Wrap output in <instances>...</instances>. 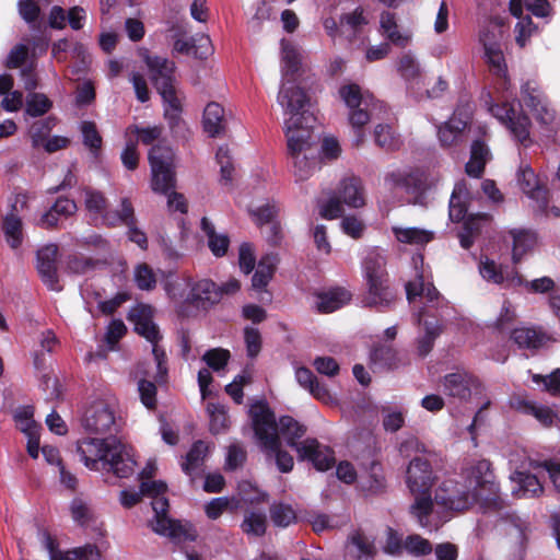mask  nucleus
<instances>
[{"label":"nucleus","mask_w":560,"mask_h":560,"mask_svg":"<svg viewBox=\"0 0 560 560\" xmlns=\"http://www.w3.org/2000/svg\"><path fill=\"white\" fill-rule=\"evenodd\" d=\"M338 93L348 108V120L355 132V145H360L364 141L363 127L372 117L385 110V106L369 92H362L355 83L340 86Z\"/></svg>","instance_id":"obj_10"},{"label":"nucleus","mask_w":560,"mask_h":560,"mask_svg":"<svg viewBox=\"0 0 560 560\" xmlns=\"http://www.w3.org/2000/svg\"><path fill=\"white\" fill-rule=\"evenodd\" d=\"M221 293L217 284L208 279L196 282L187 296L188 302L197 307H207L219 302Z\"/></svg>","instance_id":"obj_29"},{"label":"nucleus","mask_w":560,"mask_h":560,"mask_svg":"<svg viewBox=\"0 0 560 560\" xmlns=\"http://www.w3.org/2000/svg\"><path fill=\"white\" fill-rule=\"evenodd\" d=\"M140 56L147 65L150 79L164 102L165 117L177 119L180 112V102L175 89V63L161 57L152 56L148 49H140Z\"/></svg>","instance_id":"obj_9"},{"label":"nucleus","mask_w":560,"mask_h":560,"mask_svg":"<svg viewBox=\"0 0 560 560\" xmlns=\"http://www.w3.org/2000/svg\"><path fill=\"white\" fill-rule=\"evenodd\" d=\"M413 264L417 270L416 278L406 284V293L409 303L413 308H418L416 314L418 324L424 326V336L419 338L417 347L419 355L424 357L432 350L434 340L442 331V326L436 320L429 322L424 319L423 316L427 311L421 305L428 304L429 307H438L443 298L429 277L424 275V270H418V265L423 264V257L421 255L415 256Z\"/></svg>","instance_id":"obj_5"},{"label":"nucleus","mask_w":560,"mask_h":560,"mask_svg":"<svg viewBox=\"0 0 560 560\" xmlns=\"http://www.w3.org/2000/svg\"><path fill=\"white\" fill-rule=\"evenodd\" d=\"M279 105L289 117L284 120L287 151L296 180H305L313 174L316 161L312 153L315 143L314 115L306 109V98L300 91L282 89L277 97Z\"/></svg>","instance_id":"obj_1"},{"label":"nucleus","mask_w":560,"mask_h":560,"mask_svg":"<svg viewBox=\"0 0 560 560\" xmlns=\"http://www.w3.org/2000/svg\"><path fill=\"white\" fill-rule=\"evenodd\" d=\"M166 485L160 480H143L140 485V491L120 492V503L125 508H132L142 497L152 498V509L154 511V518L151 521L152 529L160 534L176 540H195L196 532L188 523H180L171 520L167 515L168 501L164 497L166 492Z\"/></svg>","instance_id":"obj_4"},{"label":"nucleus","mask_w":560,"mask_h":560,"mask_svg":"<svg viewBox=\"0 0 560 560\" xmlns=\"http://www.w3.org/2000/svg\"><path fill=\"white\" fill-rule=\"evenodd\" d=\"M270 517L275 525L287 527L296 520L295 511L291 505L275 503L270 508Z\"/></svg>","instance_id":"obj_51"},{"label":"nucleus","mask_w":560,"mask_h":560,"mask_svg":"<svg viewBox=\"0 0 560 560\" xmlns=\"http://www.w3.org/2000/svg\"><path fill=\"white\" fill-rule=\"evenodd\" d=\"M203 129L212 138L225 132L226 119L224 108L215 102L209 103L203 110Z\"/></svg>","instance_id":"obj_31"},{"label":"nucleus","mask_w":560,"mask_h":560,"mask_svg":"<svg viewBox=\"0 0 560 560\" xmlns=\"http://www.w3.org/2000/svg\"><path fill=\"white\" fill-rule=\"evenodd\" d=\"M385 535L386 539L383 545L384 552L390 556L400 555L405 548L401 537L393 528L389 527L386 529Z\"/></svg>","instance_id":"obj_62"},{"label":"nucleus","mask_w":560,"mask_h":560,"mask_svg":"<svg viewBox=\"0 0 560 560\" xmlns=\"http://www.w3.org/2000/svg\"><path fill=\"white\" fill-rule=\"evenodd\" d=\"M300 66V55L295 47L290 43L282 40L281 42V72H282V83L278 96L280 95L282 89H290L293 91H300L306 98V109H308V98L304 91L295 85L293 75L299 70Z\"/></svg>","instance_id":"obj_24"},{"label":"nucleus","mask_w":560,"mask_h":560,"mask_svg":"<svg viewBox=\"0 0 560 560\" xmlns=\"http://www.w3.org/2000/svg\"><path fill=\"white\" fill-rule=\"evenodd\" d=\"M517 183L522 191L532 199L538 210H544L548 203V190L528 164H521L517 172Z\"/></svg>","instance_id":"obj_23"},{"label":"nucleus","mask_w":560,"mask_h":560,"mask_svg":"<svg viewBox=\"0 0 560 560\" xmlns=\"http://www.w3.org/2000/svg\"><path fill=\"white\" fill-rule=\"evenodd\" d=\"M70 143V140L67 137L62 136H52V137H44L37 133V147L42 145L47 153H54L59 150L66 149Z\"/></svg>","instance_id":"obj_60"},{"label":"nucleus","mask_w":560,"mask_h":560,"mask_svg":"<svg viewBox=\"0 0 560 560\" xmlns=\"http://www.w3.org/2000/svg\"><path fill=\"white\" fill-rule=\"evenodd\" d=\"M35 409L33 406H20L13 413V420L16 428L27 438V453L35 458Z\"/></svg>","instance_id":"obj_28"},{"label":"nucleus","mask_w":560,"mask_h":560,"mask_svg":"<svg viewBox=\"0 0 560 560\" xmlns=\"http://www.w3.org/2000/svg\"><path fill=\"white\" fill-rule=\"evenodd\" d=\"M82 425L90 433H112L117 428L115 409L105 401H94L85 410Z\"/></svg>","instance_id":"obj_17"},{"label":"nucleus","mask_w":560,"mask_h":560,"mask_svg":"<svg viewBox=\"0 0 560 560\" xmlns=\"http://www.w3.org/2000/svg\"><path fill=\"white\" fill-rule=\"evenodd\" d=\"M522 98L525 105L533 110L536 120L541 126L551 130L558 128L560 119L556 110L535 84L527 82L522 86Z\"/></svg>","instance_id":"obj_16"},{"label":"nucleus","mask_w":560,"mask_h":560,"mask_svg":"<svg viewBox=\"0 0 560 560\" xmlns=\"http://www.w3.org/2000/svg\"><path fill=\"white\" fill-rule=\"evenodd\" d=\"M249 416L261 451L269 457L275 456L281 472L291 471L294 465L293 457L280 448L281 441L277 433L275 415L264 402H255L250 406Z\"/></svg>","instance_id":"obj_7"},{"label":"nucleus","mask_w":560,"mask_h":560,"mask_svg":"<svg viewBox=\"0 0 560 560\" xmlns=\"http://www.w3.org/2000/svg\"><path fill=\"white\" fill-rule=\"evenodd\" d=\"M133 280L138 289L143 291H151L156 285V276L147 264H139L135 267Z\"/></svg>","instance_id":"obj_49"},{"label":"nucleus","mask_w":560,"mask_h":560,"mask_svg":"<svg viewBox=\"0 0 560 560\" xmlns=\"http://www.w3.org/2000/svg\"><path fill=\"white\" fill-rule=\"evenodd\" d=\"M393 233L398 242L413 246H423L434 236L433 232L419 228L394 226Z\"/></svg>","instance_id":"obj_39"},{"label":"nucleus","mask_w":560,"mask_h":560,"mask_svg":"<svg viewBox=\"0 0 560 560\" xmlns=\"http://www.w3.org/2000/svg\"><path fill=\"white\" fill-rule=\"evenodd\" d=\"M77 452L91 470L112 471L118 478H127L135 471L132 448L115 436L82 439L77 444Z\"/></svg>","instance_id":"obj_3"},{"label":"nucleus","mask_w":560,"mask_h":560,"mask_svg":"<svg viewBox=\"0 0 560 560\" xmlns=\"http://www.w3.org/2000/svg\"><path fill=\"white\" fill-rule=\"evenodd\" d=\"M511 235L513 237L512 256L514 262H517L534 247L536 237L533 233L527 231H512Z\"/></svg>","instance_id":"obj_45"},{"label":"nucleus","mask_w":560,"mask_h":560,"mask_svg":"<svg viewBox=\"0 0 560 560\" xmlns=\"http://www.w3.org/2000/svg\"><path fill=\"white\" fill-rule=\"evenodd\" d=\"M382 34L394 45L406 47L410 42V35L399 31L395 15L390 12H383L381 15Z\"/></svg>","instance_id":"obj_38"},{"label":"nucleus","mask_w":560,"mask_h":560,"mask_svg":"<svg viewBox=\"0 0 560 560\" xmlns=\"http://www.w3.org/2000/svg\"><path fill=\"white\" fill-rule=\"evenodd\" d=\"M80 130L83 136V143L92 151H97L102 147V137L100 136L96 125L93 121H82Z\"/></svg>","instance_id":"obj_56"},{"label":"nucleus","mask_w":560,"mask_h":560,"mask_svg":"<svg viewBox=\"0 0 560 560\" xmlns=\"http://www.w3.org/2000/svg\"><path fill=\"white\" fill-rule=\"evenodd\" d=\"M58 247L56 244H48L37 250V272L44 284L52 291H61L62 285L58 273Z\"/></svg>","instance_id":"obj_22"},{"label":"nucleus","mask_w":560,"mask_h":560,"mask_svg":"<svg viewBox=\"0 0 560 560\" xmlns=\"http://www.w3.org/2000/svg\"><path fill=\"white\" fill-rule=\"evenodd\" d=\"M350 552L359 560H369L374 556L375 548L365 536L357 534L351 538Z\"/></svg>","instance_id":"obj_53"},{"label":"nucleus","mask_w":560,"mask_h":560,"mask_svg":"<svg viewBox=\"0 0 560 560\" xmlns=\"http://www.w3.org/2000/svg\"><path fill=\"white\" fill-rule=\"evenodd\" d=\"M511 481L514 483L512 494L516 498H536L544 492V487L534 475L515 471L511 475Z\"/></svg>","instance_id":"obj_30"},{"label":"nucleus","mask_w":560,"mask_h":560,"mask_svg":"<svg viewBox=\"0 0 560 560\" xmlns=\"http://www.w3.org/2000/svg\"><path fill=\"white\" fill-rule=\"evenodd\" d=\"M342 203L351 208L364 205L361 183L358 178H347L340 183L338 196L329 199L322 208L320 215L325 219H337L342 214Z\"/></svg>","instance_id":"obj_15"},{"label":"nucleus","mask_w":560,"mask_h":560,"mask_svg":"<svg viewBox=\"0 0 560 560\" xmlns=\"http://www.w3.org/2000/svg\"><path fill=\"white\" fill-rule=\"evenodd\" d=\"M210 453V446L203 441H197L186 455L182 468L187 475H191L196 469L200 468Z\"/></svg>","instance_id":"obj_43"},{"label":"nucleus","mask_w":560,"mask_h":560,"mask_svg":"<svg viewBox=\"0 0 560 560\" xmlns=\"http://www.w3.org/2000/svg\"><path fill=\"white\" fill-rule=\"evenodd\" d=\"M277 264L278 257L273 254H268L259 260L252 279V284L255 289H264L269 283L275 273Z\"/></svg>","instance_id":"obj_42"},{"label":"nucleus","mask_w":560,"mask_h":560,"mask_svg":"<svg viewBox=\"0 0 560 560\" xmlns=\"http://www.w3.org/2000/svg\"><path fill=\"white\" fill-rule=\"evenodd\" d=\"M491 218L487 213H476L470 214L464 222L463 232L459 233V243L460 246L465 249H468L472 243V237L478 234L483 226L490 224Z\"/></svg>","instance_id":"obj_37"},{"label":"nucleus","mask_w":560,"mask_h":560,"mask_svg":"<svg viewBox=\"0 0 560 560\" xmlns=\"http://www.w3.org/2000/svg\"><path fill=\"white\" fill-rule=\"evenodd\" d=\"M43 545L49 560H102L98 549L91 544L62 551L56 538L47 530L43 532Z\"/></svg>","instance_id":"obj_21"},{"label":"nucleus","mask_w":560,"mask_h":560,"mask_svg":"<svg viewBox=\"0 0 560 560\" xmlns=\"http://www.w3.org/2000/svg\"><path fill=\"white\" fill-rule=\"evenodd\" d=\"M84 205L85 209L93 214H100L104 219L106 213L107 200L105 196L97 190L85 188L84 189Z\"/></svg>","instance_id":"obj_52"},{"label":"nucleus","mask_w":560,"mask_h":560,"mask_svg":"<svg viewBox=\"0 0 560 560\" xmlns=\"http://www.w3.org/2000/svg\"><path fill=\"white\" fill-rule=\"evenodd\" d=\"M201 230L207 237V244L215 257H222L226 254L230 238L224 233H218L213 223L206 217L201 219Z\"/></svg>","instance_id":"obj_35"},{"label":"nucleus","mask_w":560,"mask_h":560,"mask_svg":"<svg viewBox=\"0 0 560 560\" xmlns=\"http://www.w3.org/2000/svg\"><path fill=\"white\" fill-rule=\"evenodd\" d=\"M202 360L215 372L224 370L230 360V351L222 348L210 349L205 352Z\"/></svg>","instance_id":"obj_54"},{"label":"nucleus","mask_w":560,"mask_h":560,"mask_svg":"<svg viewBox=\"0 0 560 560\" xmlns=\"http://www.w3.org/2000/svg\"><path fill=\"white\" fill-rule=\"evenodd\" d=\"M138 392L141 402L148 408L153 409L156 406V386L153 382L140 380L138 382Z\"/></svg>","instance_id":"obj_59"},{"label":"nucleus","mask_w":560,"mask_h":560,"mask_svg":"<svg viewBox=\"0 0 560 560\" xmlns=\"http://www.w3.org/2000/svg\"><path fill=\"white\" fill-rule=\"evenodd\" d=\"M241 527L242 530L248 536H262L267 527L265 513L257 511L246 512Z\"/></svg>","instance_id":"obj_44"},{"label":"nucleus","mask_w":560,"mask_h":560,"mask_svg":"<svg viewBox=\"0 0 560 560\" xmlns=\"http://www.w3.org/2000/svg\"><path fill=\"white\" fill-rule=\"evenodd\" d=\"M104 223L110 226L126 224L127 226L135 224L133 207L129 199L124 198L120 203V210L115 212H106L104 214Z\"/></svg>","instance_id":"obj_46"},{"label":"nucleus","mask_w":560,"mask_h":560,"mask_svg":"<svg viewBox=\"0 0 560 560\" xmlns=\"http://www.w3.org/2000/svg\"><path fill=\"white\" fill-rule=\"evenodd\" d=\"M70 510L73 520L81 525H84L92 517L90 506L82 499H74L71 502Z\"/></svg>","instance_id":"obj_63"},{"label":"nucleus","mask_w":560,"mask_h":560,"mask_svg":"<svg viewBox=\"0 0 560 560\" xmlns=\"http://www.w3.org/2000/svg\"><path fill=\"white\" fill-rule=\"evenodd\" d=\"M151 188L154 192L167 195L171 211L185 213L187 205L183 195L171 191L175 187L174 153L164 144L154 145L149 152Z\"/></svg>","instance_id":"obj_8"},{"label":"nucleus","mask_w":560,"mask_h":560,"mask_svg":"<svg viewBox=\"0 0 560 560\" xmlns=\"http://www.w3.org/2000/svg\"><path fill=\"white\" fill-rule=\"evenodd\" d=\"M522 2L523 0H510L511 13L520 19L515 25V42L520 47H524L536 32V26L532 19L529 16L522 18Z\"/></svg>","instance_id":"obj_32"},{"label":"nucleus","mask_w":560,"mask_h":560,"mask_svg":"<svg viewBox=\"0 0 560 560\" xmlns=\"http://www.w3.org/2000/svg\"><path fill=\"white\" fill-rule=\"evenodd\" d=\"M511 338L521 349L537 350L553 342L555 337L540 327L522 326L512 331Z\"/></svg>","instance_id":"obj_26"},{"label":"nucleus","mask_w":560,"mask_h":560,"mask_svg":"<svg viewBox=\"0 0 560 560\" xmlns=\"http://www.w3.org/2000/svg\"><path fill=\"white\" fill-rule=\"evenodd\" d=\"M463 481L444 480L435 490L434 501L452 511H465L479 503L485 510H501L503 500L494 481L491 464L477 460L465 468Z\"/></svg>","instance_id":"obj_2"},{"label":"nucleus","mask_w":560,"mask_h":560,"mask_svg":"<svg viewBox=\"0 0 560 560\" xmlns=\"http://www.w3.org/2000/svg\"><path fill=\"white\" fill-rule=\"evenodd\" d=\"M533 381L537 384L542 383L545 389L553 396L560 395V369L555 370L549 375H533Z\"/></svg>","instance_id":"obj_61"},{"label":"nucleus","mask_w":560,"mask_h":560,"mask_svg":"<svg viewBox=\"0 0 560 560\" xmlns=\"http://www.w3.org/2000/svg\"><path fill=\"white\" fill-rule=\"evenodd\" d=\"M301 460H310L317 470H328L334 464L332 453L328 447L322 446L315 439H306L298 447Z\"/></svg>","instance_id":"obj_25"},{"label":"nucleus","mask_w":560,"mask_h":560,"mask_svg":"<svg viewBox=\"0 0 560 560\" xmlns=\"http://www.w3.org/2000/svg\"><path fill=\"white\" fill-rule=\"evenodd\" d=\"M153 308L150 305L139 304L130 312V319L135 330L152 343V353L156 362L158 377L163 378L167 373L165 351L158 345L161 335L152 320Z\"/></svg>","instance_id":"obj_12"},{"label":"nucleus","mask_w":560,"mask_h":560,"mask_svg":"<svg viewBox=\"0 0 560 560\" xmlns=\"http://www.w3.org/2000/svg\"><path fill=\"white\" fill-rule=\"evenodd\" d=\"M482 389L478 378L467 372L450 373L443 380L444 394L458 400H467L472 394H481Z\"/></svg>","instance_id":"obj_19"},{"label":"nucleus","mask_w":560,"mask_h":560,"mask_svg":"<svg viewBox=\"0 0 560 560\" xmlns=\"http://www.w3.org/2000/svg\"><path fill=\"white\" fill-rule=\"evenodd\" d=\"M215 158L218 164L220 165L221 182L224 184H230L232 182L234 167L229 148L224 145L220 147L217 151Z\"/></svg>","instance_id":"obj_55"},{"label":"nucleus","mask_w":560,"mask_h":560,"mask_svg":"<svg viewBox=\"0 0 560 560\" xmlns=\"http://www.w3.org/2000/svg\"><path fill=\"white\" fill-rule=\"evenodd\" d=\"M276 428L279 438L282 436L287 444L298 452L301 445L298 440L305 434L306 428L289 416L281 417L279 422H276Z\"/></svg>","instance_id":"obj_34"},{"label":"nucleus","mask_w":560,"mask_h":560,"mask_svg":"<svg viewBox=\"0 0 560 560\" xmlns=\"http://www.w3.org/2000/svg\"><path fill=\"white\" fill-rule=\"evenodd\" d=\"M479 271L483 279L497 284L505 283L508 287L522 285V277L514 270L505 271L494 260L485 258L480 260Z\"/></svg>","instance_id":"obj_27"},{"label":"nucleus","mask_w":560,"mask_h":560,"mask_svg":"<svg viewBox=\"0 0 560 560\" xmlns=\"http://www.w3.org/2000/svg\"><path fill=\"white\" fill-rule=\"evenodd\" d=\"M27 209V196L16 194L11 200L7 212L1 218L0 230L7 245L18 252L26 237L23 225L24 212Z\"/></svg>","instance_id":"obj_13"},{"label":"nucleus","mask_w":560,"mask_h":560,"mask_svg":"<svg viewBox=\"0 0 560 560\" xmlns=\"http://www.w3.org/2000/svg\"><path fill=\"white\" fill-rule=\"evenodd\" d=\"M469 191L465 182L455 184L450 199V219L459 222L466 219Z\"/></svg>","instance_id":"obj_36"},{"label":"nucleus","mask_w":560,"mask_h":560,"mask_svg":"<svg viewBox=\"0 0 560 560\" xmlns=\"http://www.w3.org/2000/svg\"><path fill=\"white\" fill-rule=\"evenodd\" d=\"M490 113L510 131L511 136L524 147L532 144L530 120L514 103L494 104Z\"/></svg>","instance_id":"obj_14"},{"label":"nucleus","mask_w":560,"mask_h":560,"mask_svg":"<svg viewBox=\"0 0 560 560\" xmlns=\"http://www.w3.org/2000/svg\"><path fill=\"white\" fill-rule=\"evenodd\" d=\"M488 158L489 150L487 145L481 141H474L471 144L470 159L465 166L466 173L472 177L481 176Z\"/></svg>","instance_id":"obj_41"},{"label":"nucleus","mask_w":560,"mask_h":560,"mask_svg":"<svg viewBox=\"0 0 560 560\" xmlns=\"http://www.w3.org/2000/svg\"><path fill=\"white\" fill-rule=\"evenodd\" d=\"M385 264V257L378 249L369 250L363 260V273L369 288L366 304L370 306H387L394 300Z\"/></svg>","instance_id":"obj_11"},{"label":"nucleus","mask_w":560,"mask_h":560,"mask_svg":"<svg viewBox=\"0 0 560 560\" xmlns=\"http://www.w3.org/2000/svg\"><path fill=\"white\" fill-rule=\"evenodd\" d=\"M522 408L525 413L535 417L544 427L553 425L556 415L549 407L526 401Z\"/></svg>","instance_id":"obj_50"},{"label":"nucleus","mask_w":560,"mask_h":560,"mask_svg":"<svg viewBox=\"0 0 560 560\" xmlns=\"http://www.w3.org/2000/svg\"><path fill=\"white\" fill-rule=\"evenodd\" d=\"M480 42L483 45L485 58L490 71L503 81V89H508V66L495 32L487 30L480 35Z\"/></svg>","instance_id":"obj_20"},{"label":"nucleus","mask_w":560,"mask_h":560,"mask_svg":"<svg viewBox=\"0 0 560 560\" xmlns=\"http://www.w3.org/2000/svg\"><path fill=\"white\" fill-rule=\"evenodd\" d=\"M207 412L210 418V431L213 434L224 432L229 428V417L224 406L208 404Z\"/></svg>","instance_id":"obj_48"},{"label":"nucleus","mask_w":560,"mask_h":560,"mask_svg":"<svg viewBox=\"0 0 560 560\" xmlns=\"http://www.w3.org/2000/svg\"><path fill=\"white\" fill-rule=\"evenodd\" d=\"M398 71L407 80L416 78L420 70L416 59L410 55L406 54L400 57L398 61Z\"/></svg>","instance_id":"obj_64"},{"label":"nucleus","mask_w":560,"mask_h":560,"mask_svg":"<svg viewBox=\"0 0 560 560\" xmlns=\"http://www.w3.org/2000/svg\"><path fill=\"white\" fill-rule=\"evenodd\" d=\"M350 300L351 294L349 291L342 288H336L317 295L316 308L320 313H331L348 304Z\"/></svg>","instance_id":"obj_33"},{"label":"nucleus","mask_w":560,"mask_h":560,"mask_svg":"<svg viewBox=\"0 0 560 560\" xmlns=\"http://www.w3.org/2000/svg\"><path fill=\"white\" fill-rule=\"evenodd\" d=\"M471 118L469 106L458 107L448 121L439 128L438 136L441 145L456 147L468 139L467 127Z\"/></svg>","instance_id":"obj_18"},{"label":"nucleus","mask_w":560,"mask_h":560,"mask_svg":"<svg viewBox=\"0 0 560 560\" xmlns=\"http://www.w3.org/2000/svg\"><path fill=\"white\" fill-rule=\"evenodd\" d=\"M404 549L413 556H424L432 551V546L428 539L422 538L419 535H410L404 541Z\"/></svg>","instance_id":"obj_57"},{"label":"nucleus","mask_w":560,"mask_h":560,"mask_svg":"<svg viewBox=\"0 0 560 560\" xmlns=\"http://www.w3.org/2000/svg\"><path fill=\"white\" fill-rule=\"evenodd\" d=\"M161 131V128L156 126L140 128L132 125L127 128L126 136L136 135L143 144H151L160 138Z\"/></svg>","instance_id":"obj_58"},{"label":"nucleus","mask_w":560,"mask_h":560,"mask_svg":"<svg viewBox=\"0 0 560 560\" xmlns=\"http://www.w3.org/2000/svg\"><path fill=\"white\" fill-rule=\"evenodd\" d=\"M384 180L385 185L393 190L404 189L409 191L415 184V177L409 168H397L390 171L385 175Z\"/></svg>","instance_id":"obj_47"},{"label":"nucleus","mask_w":560,"mask_h":560,"mask_svg":"<svg viewBox=\"0 0 560 560\" xmlns=\"http://www.w3.org/2000/svg\"><path fill=\"white\" fill-rule=\"evenodd\" d=\"M374 141L377 147L385 151H395L400 148L402 140L393 126L388 124H378L373 132Z\"/></svg>","instance_id":"obj_40"},{"label":"nucleus","mask_w":560,"mask_h":560,"mask_svg":"<svg viewBox=\"0 0 560 560\" xmlns=\"http://www.w3.org/2000/svg\"><path fill=\"white\" fill-rule=\"evenodd\" d=\"M435 481L436 476L430 462L422 456H413L407 466L405 482L415 497L410 513L422 527H429L428 517L433 509L431 488Z\"/></svg>","instance_id":"obj_6"}]
</instances>
